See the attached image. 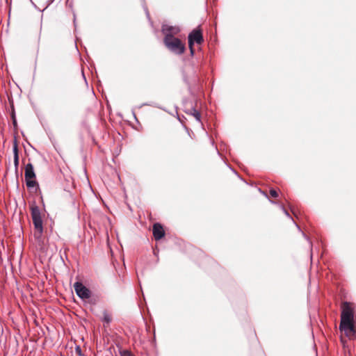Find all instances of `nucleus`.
Instances as JSON below:
<instances>
[{"mask_svg": "<svg viewBox=\"0 0 356 356\" xmlns=\"http://www.w3.org/2000/svg\"><path fill=\"white\" fill-rule=\"evenodd\" d=\"M76 295L81 299H88L90 297V291L82 283L76 282L74 284Z\"/></svg>", "mask_w": 356, "mask_h": 356, "instance_id": "4", "label": "nucleus"}, {"mask_svg": "<svg viewBox=\"0 0 356 356\" xmlns=\"http://www.w3.org/2000/svg\"><path fill=\"white\" fill-rule=\"evenodd\" d=\"M102 320L103 321L106 323L107 325H108L111 321H112V317H111V315L107 312L106 311H104L103 312V318H102Z\"/></svg>", "mask_w": 356, "mask_h": 356, "instance_id": "11", "label": "nucleus"}, {"mask_svg": "<svg viewBox=\"0 0 356 356\" xmlns=\"http://www.w3.org/2000/svg\"><path fill=\"white\" fill-rule=\"evenodd\" d=\"M188 113L191 114V115H193L195 119L198 122H201V115L200 113V112L198 111H197L195 108H191Z\"/></svg>", "mask_w": 356, "mask_h": 356, "instance_id": "10", "label": "nucleus"}, {"mask_svg": "<svg viewBox=\"0 0 356 356\" xmlns=\"http://www.w3.org/2000/svg\"><path fill=\"white\" fill-rule=\"evenodd\" d=\"M339 329L345 331L346 336H348L350 333L355 332L354 323L352 321H349L348 323L344 322V323H343V321H341Z\"/></svg>", "mask_w": 356, "mask_h": 356, "instance_id": "6", "label": "nucleus"}, {"mask_svg": "<svg viewBox=\"0 0 356 356\" xmlns=\"http://www.w3.org/2000/svg\"><path fill=\"white\" fill-rule=\"evenodd\" d=\"M152 232L156 240H160L165 235L163 228L159 223H155L153 225Z\"/></svg>", "mask_w": 356, "mask_h": 356, "instance_id": "7", "label": "nucleus"}, {"mask_svg": "<svg viewBox=\"0 0 356 356\" xmlns=\"http://www.w3.org/2000/svg\"><path fill=\"white\" fill-rule=\"evenodd\" d=\"M341 321L347 322L349 321H353V311L350 303L346 302L342 305V312L341 314Z\"/></svg>", "mask_w": 356, "mask_h": 356, "instance_id": "3", "label": "nucleus"}, {"mask_svg": "<svg viewBox=\"0 0 356 356\" xmlns=\"http://www.w3.org/2000/svg\"><path fill=\"white\" fill-rule=\"evenodd\" d=\"M26 186L28 188H33L37 185V182L34 180V179H26Z\"/></svg>", "mask_w": 356, "mask_h": 356, "instance_id": "12", "label": "nucleus"}, {"mask_svg": "<svg viewBox=\"0 0 356 356\" xmlns=\"http://www.w3.org/2000/svg\"><path fill=\"white\" fill-rule=\"evenodd\" d=\"M270 194L273 197H277L278 196L277 192L275 190H274V189H271L270 191Z\"/></svg>", "mask_w": 356, "mask_h": 356, "instance_id": "16", "label": "nucleus"}, {"mask_svg": "<svg viewBox=\"0 0 356 356\" xmlns=\"http://www.w3.org/2000/svg\"><path fill=\"white\" fill-rule=\"evenodd\" d=\"M282 211H284V213H285L286 216H287L288 217H290V215L289 213H288V211L284 209V207H282Z\"/></svg>", "mask_w": 356, "mask_h": 356, "instance_id": "18", "label": "nucleus"}, {"mask_svg": "<svg viewBox=\"0 0 356 356\" xmlns=\"http://www.w3.org/2000/svg\"><path fill=\"white\" fill-rule=\"evenodd\" d=\"M14 164H15V166L16 168H17V166L19 165V156L18 155L14 156Z\"/></svg>", "mask_w": 356, "mask_h": 356, "instance_id": "15", "label": "nucleus"}, {"mask_svg": "<svg viewBox=\"0 0 356 356\" xmlns=\"http://www.w3.org/2000/svg\"><path fill=\"white\" fill-rule=\"evenodd\" d=\"M31 211L35 229H36L38 234L41 235L43 231V227L40 209L38 206H32Z\"/></svg>", "mask_w": 356, "mask_h": 356, "instance_id": "2", "label": "nucleus"}, {"mask_svg": "<svg viewBox=\"0 0 356 356\" xmlns=\"http://www.w3.org/2000/svg\"><path fill=\"white\" fill-rule=\"evenodd\" d=\"M13 153H14V156L18 155V148H17V145L16 143H15L14 147H13Z\"/></svg>", "mask_w": 356, "mask_h": 356, "instance_id": "17", "label": "nucleus"}, {"mask_svg": "<svg viewBox=\"0 0 356 356\" xmlns=\"http://www.w3.org/2000/svg\"><path fill=\"white\" fill-rule=\"evenodd\" d=\"M193 45L189 46V49H190V51H191V55L194 54V49H193Z\"/></svg>", "mask_w": 356, "mask_h": 356, "instance_id": "19", "label": "nucleus"}, {"mask_svg": "<svg viewBox=\"0 0 356 356\" xmlns=\"http://www.w3.org/2000/svg\"><path fill=\"white\" fill-rule=\"evenodd\" d=\"M203 42V37L200 30L194 29L188 35V46L193 45L194 42L201 44Z\"/></svg>", "mask_w": 356, "mask_h": 356, "instance_id": "5", "label": "nucleus"}, {"mask_svg": "<svg viewBox=\"0 0 356 356\" xmlns=\"http://www.w3.org/2000/svg\"><path fill=\"white\" fill-rule=\"evenodd\" d=\"M163 42L168 49L175 54L181 55L185 51L184 44H183L179 38L173 35H170L169 34L165 35L163 39Z\"/></svg>", "mask_w": 356, "mask_h": 356, "instance_id": "1", "label": "nucleus"}, {"mask_svg": "<svg viewBox=\"0 0 356 356\" xmlns=\"http://www.w3.org/2000/svg\"><path fill=\"white\" fill-rule=\"evenodd\" d=\"M24 176L25 179L35 178V174L34 172L33 166L31 163H27L25 166Z\"/></svg>", "mask_w": 356, "mask_h": 356, "instance_id": "9", "label": "nucleus"}, {"mask_svg": "<svg viewBox=\"0 0 356 356\" xmlns=\"http://www.w3.org/2000/svg\"><path fill=\"white\" fill-rule=\"evenodd\" d=\"M179 27H177V26H168V25H163L162 26V32L163 33V34L165 35H176L177 33H178L179 32Z\"/></svg>", "mask_w": 356, "mask_h": 356, "instance_id": "8", "label": "nucleus"}, {"mask_svg": "<svg viewBox=\"0 0 356 356\" xmlns=\"http://www.w3.org/2000/svg\"><path fill=\"white\" fill-rule=\"evenodd\" d=\"M13 124H14V125H15L17 124L16 120L14 116H13Z\"/></svg>", "mask_w": 356, "mask_h": 356, "instance_id": "20", "label": "nucleus"}, {"mask_svg": "<svg viewBox=\"0 0 356 356\" xmlns=\"http://www.w3.org/2000/svg\"><path fill=\"white\" fill-rule=\"evenodd\" d=\"M75 352L79 356H85V355L83 353L81 348L79 346H76L75 347Z\"/></svg>", "mask_w": 356, "mask_h": 356, "instance_id": "13", "label": "nucleus"}, {"mask_svg": "<svg viewBox=\"0 0 356 356\" xmlns=\"http://www.w3.org/2000/svg\"><path fill=\"white\" fill-rule=\"evenodd\" d=\"M120 356H134L129 350H124L120 352Z\"/></svg>", "mask_w": 356, "mask_h": 356, "instance_id": "14", "label": "nucleus"}]
</instances>
